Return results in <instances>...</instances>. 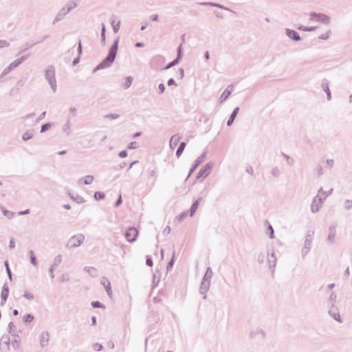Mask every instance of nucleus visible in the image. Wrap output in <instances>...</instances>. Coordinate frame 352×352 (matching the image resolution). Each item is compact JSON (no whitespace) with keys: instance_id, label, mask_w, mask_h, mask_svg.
<instances>
[{"instance_id":"41","label":"nucleus","mask_w":352,"mask_h":352,"mask_svg":"<svg viewBox=\"0 0 352 352\" xmlns=\"http://www.w3.org/2000/svg\"><path fill=\"white\" fill-rule=\"evenodd\" d=\"M334 318H335V319H336L337 320L340 321V318H340V316H339V315H338V318H337L336 316H335Z\"/></svg>"},{"instance_id":"45","label":"nucleus","mask_w":352,"mask_h":352,"mask_svg":"<svg viewBox=\"0 0 352 352\" xmlns=\"http://www.w3.org/2000/svg\"><path fill=\"white\" fill-rule=\"evenodd\" d=\"M78 48H79V49H80V48H81V45H80V44L79 45Z\"/></svg>"},{"instance_id":"24","label":"nucleus","mask_w":352,"mask_h":352,"mask_svg":"<svg viewBox=\"0 0 352 352\" xmlns=\"http://www.w3.org/2000/svg\"><path fill=\"white\" fill-rule=\"evenodd\" d=\"M91 305L94 307H102L101 303L98 301H94V302H92Z\"/></svg>"},{"instance_id":"5","label":"nucleus","mask_w":352,"mask_h":352,"mask_svg":"<svg viewBox=\"0 0 352 352\" xmlns=\"http://www.w3.org/2000/svg\"><path fill=\"white\" fill-rule=\"evenodd\" d=\"M50 340L49 333L47 332H42L39 336V342L41 346H45L48 344Z\"/></svg>"},{"instance_id":"43","label":"nucleus","mask_w":352,"mask_h":352,"mask_svg":"<svg viewBox=\"0 0 352 352\" xmlns=\"http://www.w3.org/2000/svg\"><path fill=\"white\" fill-rule=\"evenodd\" d=\"M65 153V151H61V152H60V153H59V154H60H60H64Z\"/></svg>"},{"instance_id":"36","label":"nucleus","mask_w":352,"mask_h":352,"mask_svg":"<svg viewBox=\"0 0 352 352\" xmlns=\"http://www.w3.org/2000/svg\"><path fill=\"white\" fill-rule=\"evenodd\" d=\"M121 201H122V197H121V195H120V197H119V198H118V201H117V202H116V206L120 205V203H121Z\"/></svg>"},{"instance_id":"31","label":"nucleus","mask_w":352,"mask_h":352,"mask_svg":"<svg viewBox=\"0 0 352 352\" xmlns=\"http://www.w3.org/2000/svg\"><path fill=\"white\" fill-rule=\"evenodd\" d=\"M333 160H327L326 162L327 166H328L329 168H331V166L333 165Z\"/></svg>"},{"instance_id":"15","label":"nucleus","mask_w":352,"mask_h":352,"mask_svg":"<svg viewBox=\"0 0 352 352\" xmlns=\"http://www.w3.org/2000/svg\"><path fill=\"white\" fill-rule=\"evenodd\" d=\"M199 207V201H196L192 206L190 210V216H192Z\"/></svg>"},{"instance_id":"6","label":"nucleus","mask_w":352,"mask_h":352,"mask_svg":"<svg viewBox=\"0 0 352 352\" xmlns=\"http://www.w3.org/2000/svg\"><path fill=\"white\" fill-rule=\"evenodd\" d=\"M180 142V137L178 135L172 136L170 140V147L172 149H175Z\"/></svg>"},{"instance_id":"44","label":"nucleus","mask_w":352,"mask_h":352,"mask_svg":"<svg viewBox=\"0 0 352 352\" xmlns=\"http://www.w3.org/2000/svg\"><path fill=\"white\" fill-rule=\"evenodd\" d=\"M192 172H193V169L191 170L190 173H189L188 175V177L190 175V174L192 173Z\"/></svg>"},{"instance_id":"22","label":"nucleus","mask_w":352,"mask_h":352,"mask_svg":"<svg viewBox=\"0 0 352 352\" xmlns=\"http://www.w3.org/2000/svg\"><path fill=\"white\" fill-rule=\"evenodd\" d=\"M208 169L206 168H204V169H201L199 172L198 177H206V175H208Z\"/></svg>"},{"instance_id":"37","label":"nucleus","mask_w":352,"mask_h":352,"mask_svg":"<svg viewBox=\"0 0 352 352\" xmlns=\"http://www.w3.org/2000/svg\"><path fill=\"white\" fill-rule=\"evenodd\" d=\"M28 213H29V210H26L23 211V212H19V214H28Z\"/></svg>"},{"instance_id":"42","label":"nucleus","mask_w":352,"mask_h":352,"mask_svg":"<svg viewBox=\"0 0 352 352\" xmlns=\"http://www.w3.org/2000/svg\"><path fill=\"white\" fill-rule=\"evenodd\" d=\"M349 100H350V102H352V96H350Z\"/></svg>"},{"instance_id":"26","label":"nucleus","mask_w":352,"mask_h":352,"mask_svg":"<svg viewBox=\"0 0 352 352\" xmlns=\"http://www.w3.org/2000/svg\"><path fill=\"white\" fill-rule=\"evenodd\" d=\"M186 216V214L184 213L181 215H179L176 217V219L177 220L178 222H180L183 220V218Z\"/></svg>"},{"instance_id":"29","label":"nucleus","mask_w":352,"mask_h":352,"mask_svg":"<svg viewBox=\"0 0 352 352\" xmlns=\"http://www.w3.org/2000/svg\"><path fill=\"white\" fill-rule=\"evenodd\" d=\"M119 156L120 157H125L127 156V153L125 151H121L120 153H119Z\"/></svg>"},{"instance_id":"40","label":"nucleus","mask_w":352,"mask_h":352,"mask_svg":"<svg viewBox=\"0 0 352 352\" xmlns=\"http://www.w3.org/2000/svg\"><path fill=\"white\" fill-rule=\"evenodd\" d=\"M65 208L66 209H69V208H70V206H68V205H66V206H65Z\"/></svg>"},{"instance_id":"35","label":"nucleus","mask_w":352,"mask_h":352,"mask_svg":"<svg viewBox=\"0 0 352 352\" xmlns=\"http://www.w3.org/2000/svg\"><path fill=\"white\" fill-rule=\"evenodd\" d=\"M12 345L14 348H17L19 347V343L17 342L16 340H15L14 342H12Z\"/></svg>"},{"instance_id":"38","label":"nucleus","mask_w":352,"mask_h":352,"mask_svg":"<svg viewBox=\"0 0 352 352\" xmlns=\"http://www.w3.org/2000/svg\"><path fill=\"white\" fill-rule=\"evenodd\" d=\"M135 45L136 47H142L144 44L142 43H137Z\"/></svg>"},{"instance_id":"20","label":"nucleus","mask_w":352,"mask_h":352,"mask_svg":"<svg viewBox=\"0 0 352 352\" xmlns=\"http://www.w3.org/2000/svg\"><path fill=\"white\" fill-rule=\"evenodd\" d=\"M30 260H31L32 264L34 265H36V256H35V254L33 252V251H30Z\"/></svg>"},{"instance_id":"7","label":"nucleus","mask_w":352,"mask_h":352,"mask_svg":"<svg viewBox=\"0 0 352 352\" xmlns=\"http://www.w3.org/2000/svg\"><path fill=\"white\" fill-rule=\"evenodd\" d=\"M322 206L320 199H314L311 204V210L315 212H317Z\"/></svg>"},{"instance_id":"16","label":"nucleus","mask_w":352,"mask_h":352,"mask_svg":"<svg viewBox=\"0 0 352 352\" xmlns=\"http://www.w3.org/2000/svg\"><path fill=\"white\" fill-rule=\"evenodd\" d=\"M266 233L270 236L271 239L274 238V230L271 225L267 226Z\"/></svg>"},{"instance_id":"4","label":"nucleus","mask_w":352,"mask_h":352,"mask_svg":"<svg viewBox=\"0 0 352 352\" xmlns=\"http://www.w3.org/2000/svg\"><path fill=\"white\" fill-rule=\"evenodd\" d=\"M311 20L314 21H322L325 23H328L329 19L324 14H316L312 13L310 15Z\"/></svg>"},{"instance_id":"21","label":"nucleus","mask_w":352,"mask_h":352,"mask_svg":"<svg viewBox=\"0 0 352 352\" xmlns=\"http://www.w3.org/2000/svg\"><path fill=\"white\" fill-rule=\"evenodd\" d=\"M104 286H105V288H106L107 294L109 296H111L112 295V291H111V289L110 283L109 281H107V283L104 284Z\"/></svg>"},{"instance_id":"2","label":"nucleus","mask_w":352,"mask_h":352,"mask_svg":"<svg viewBox=\"0 0 352 352\" xmlns=\"http://www.w3.org/2000/svg\"><path fill=\"white\" fill-rule=\"evenodd\" d=\"M85 240V236L84 235L82 234H76L74 236H72L69 242H68V245L70 247V248H76V247H78L80 246L84 241Z\"/></svg>"},{"instance_id":"8","label":"nucleus","mask_w":352,"mask_h":352,"mask_svg":"<svg viewBox=\"0 0 352 352\" xmlns=\"http://www.w3.org/2000/svg\"><path fill=\"white\" fill-rule=\"evenodd\" d=\"M336 236V230L334 227H331L329 230L328 233V241L331 243H333L335 241Z\"/></svg>"},{"instance_id":"34","label":"nucleus","mask_w":352,"mask_h":352,"mask_svg":"<svg viewBox=\"0 0 352 352\" xmlns=\"http://www.w3.org/2000/svg\"><path fill=\"white\" fill-rule=\"evenodd\" d=\"M175 83V80L173 78L169 79L168 81V85H171Z\"/></svg>"},{"instance_id":"27","label":"nucleus","mask_w":352,"mask_h":352,"mask_svg":"<svg viewBox=\"0 0 352 352\" xmlns=\"http://www.w3.org/2000/svg\"><path fill=\"white\" fill-rule=\"evenodd\" d=\"M300 29L305 30V31H312V30H314L316 29V28L315 27H311V28H300Z\"/></svg>"},{"instance_id":"11","label":"nucleus","mask_w":352,"mask_h":352,"mask_svg":"<svg viewBox=\"0 0 352 352\" xmlns=\"http://www.w3.org/2000/svg\"><path fill=\"white\" fill-rule=\"evenodd\" d=\"M239 111V107H236V108L234 109V110L233 111L232 113L231 114L230 118L228 120V126H230L233 123V122H234V119H235V118H236Z\"/></svg>"},{"instance_id":"17","label":"nucleus","mask_w":352,"mask_h":352,"mask_svg":"<svg viewBox=\"0 0 352 352\" xmlns=\"http://www.w3.org/2000/svg\"><path fill=\"white\" fill-rule=\"evenodd\" d=\"M94 197L96 200L102 199L104 198V193L102 192H96L94 195Z\"/></svg>"},{"instance_id":"32","label":"nucleus","mask_w":352,"mask_h":352,"mask_svg":"<svg viewBox=\"0 0 352 352\" xmlns=\"http://www.w3.org/2000/svg\"><path fill=\"white\" fill-rule=\"evenodd\" d=\"M159 89H160L161 93H163L164 89H165L164 85L163 84H160L159 85Z\"/></svg>"},{"instance_id":"13","label":"nucleus","mask_w":352,"mask_h":352,"mask_svg":"<svg viewBox=\"0 0 352 352\" xmlns=\"http://www.w3.org/2000/svg\"><path fill=\"white\" fill-rule=\"evenodd\" d=\"M185 146H186V144L184 142L180 143V144L177 150V152H176V155L177 157L181 155V154L182 153L183 151L185 148Z\"/></svg>"},{"instance_id":"12","label":"nucleus","mask_w":352,"mask_h":352,"mask_svg":"<svg viewBox=\"0 0 352 352\" xmlns=\"http://www.w3.org/2000/svg\"><path fill=\"white\" fill-rule=\"evenodd\" d=\"M287 35L290 38L294 39L295 41H299L300 38V36L298 35V34L294 30H289L287 32Z\"/></svg>"},{"instance_id":"3","label":"nucleus","mask_w":352,"mask_h":352,"mask_svg":"<svg viewBox=\"0 0 352 352\" xmlns=\"http://www.w3.org/2000/svg\"><path fill=\"white\" fill-rule=\"evenodd\" d=\"M138 236V230L135 228H129L126 233L125 236L129 242H133Z\"/></svg>"},{"instance_id":"14","label":"nucleus","mask_w":352,"mask_h":352,"mask_svg":"<svg viewBox=\"0 0 352 352\" xmlns=\"http://www.w3.org/2000/svg\"><path fill=\"white\" fill-rule=\"evenodd\" d=\"M230 95V91L229 90H225L223 94H221V96H220V100L221 102H223L225 101L228 98V96Z\"/></svg>"},{"instance_id":"9","label":"nucleus","mask_w":352,"mask_h":352,"mask_svg":"<svg viewBox=\"0 0 352 352\" xmlns=\"http://www.w3.org/2000/svg\"><path fill=\"white\" fill-rule=\"evenodd\" d=\"M132 82H133V78L131 77H126L122 79V87L124 89L129 88L131 85Z\"/></svg>"},{"instance_id":"10","label":"nucleus","mask_w":352,"mask_h":352,"mask_svg":"<svg viewBox=\"0 0 352 352\" xmlns=\"http://www.w3.org/2000/svg\"><path fill=\"white\" fill-rule=\"evenodd\" d=\"M94 177L92 175H87L85 177L80 179V182L83 184L88 185L91 184L94 181Z\"/></svg>"},{"instance_id":"28","label":"nucleus","mask_w":352,"mask_h":352,"mask_svg":"<svg viewBox=\"0 0 352 352\" xmlns=\"http://www.w3.org/2000/svg\"><path fill=\"white\" fill-rule=\"evenodd\" d=\"M104 33H105V27H104V25H102V40H103V41H104V40H105Z\"/></svg>"},{"instance_id":"46","label":"nucleus","mask_w":352,"mask_h":352,"mask_svg":"<svg viewBox=\"0 0 352 352\" xmlns=\"http://www.w3.org/2000/svg\"><path fill=\"white\" fill-rule=\"evenodd\" d=\"M135 162L131 163V166L135 163Z\"/></svg>"},{"instance_id":"33","label":"nucleus","mask_w":352,"mask_h":352,"mask_svg":"<svg viewBox=\"0 0 352 352\" xmlns=\"http://www.w3.org/2000/svg\"><path fill=\"white\" fill-rule=\"evenodd\" d=\"M329 36V33L327 32L324 35H322L320 38L322 39H327Z\"/></svg>"},{"instance_id":"25","label":"nucleus","mask_w":352,"mask_h":352,"mask_svg":"<svg viewBox=\"0 0 352 352\" xmlns=\"http://www.w3.org/2000/svg\"><path fill=\"white\" fill-rule=\"evenodd\" d=\"M50 126V124H43L41 127V132H44L45 130L48 129Z\"/></svg>"},{"instance_id":"30","label":"nucleus","mask_w":352,"mask_h":352,"mask_svg":"<svg viewBox=\"0 0 352 352\" xmlns=\"http://www.w3.org/2000/svg\"><path fill=\"white\" fill-rule=\"evenodd\" d=\"M146 265L148 266H153V261L151 258H147L146 261Z\"/></svg>"},{"instance_id":"1","label":"nucleus","mask_w":352,"mask_h":352,"mask_svg":"<svg viewBox=\"0 0 352 352\" xmlns=\"http://www.w3.org/2000/svg\"><path fill=\"white\" fill-rule=\"evenodd\" d=\"M118 42H119L118 38L115 41L114 43L113 44V45L111 46V47L109 50V53L108 56L100 64L98 67L103 68V67H109L113 62V60L116 58V55L117 54L118 50Z\"/></svg>"},{"instance_id":"23","label":"nucleus","mask_w":352,"mask_h":352,"mask_svg":"<svg viewBox=\"0 0 352 352\" xmlns=\"http://www.w3.org/2000/svg\"><path fill=\"white\" fill-rule=\"evenodd\" d=\"M93 349L94 351H100L102 350V344H98V343H96L93 345Z\"/></svg>"},{"instance_id":"18","label":"nucleus","mask_w":352,"mask_h":352,"mask_svg":"<svg viewBox=\"0 0 352 352\" xmlns=\"http://www.w3.org/2000/svg\"><path fill=\"white\" fill-rule=\"evenodd\" d=\"M32 135H33V133L32 131H28L23 135L22 138L24 140H27L30 139L32 137Z\"/></svg>"},{"instance_id":"39","label":"nucleus","mask_w":352,"mask_h":352,"mask_svg":"<svg viewBox=\"0 0 352 352\" xmlns=\"http://www.w3.org/2000/svg\"><path fill=\"white\" fill-rule=\"evenodd\" d=\"M13 314L14 316H16L18 314V311L16 309L14 310Z\"/></svg>"},{"instance_id":"19","label":"nucleus","mask_w":352,"mask_h":352,"mask_svg":"<svg viewBox=\"0 0 352 352\" xmlns=\"http://www.w3.org/2000/svg\"><path fill=\"white\" fill-rule=\"evenodd\" d=\"M59 280L60 282H66L69 280V276L68 274H63L60 278Z\"/></svg>"}]
</instances>
